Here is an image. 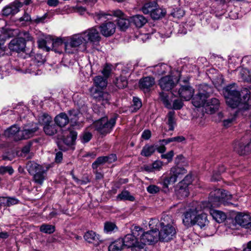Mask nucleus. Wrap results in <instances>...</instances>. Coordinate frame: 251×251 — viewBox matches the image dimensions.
Listing matches in <instances>:
<instances>
[{"instance_id": "obj_1", "label": "nucleus", "mask_w": 251, "mask_h": 251, "mask_svg": "<svg viewBox=\"0 0 251 251\" xmlns=\"http://www.w3.org/2000/svg\"><path fill=\"white\" fill-rule=\"evenodd\" d=\"M232 196L228 192L224 190L216 189L209 194L208 202L205 201L206 204L203 211H209L213 218L218 223L223 222L226 218V214L222 211L212 209L218 207L221 204L229 205L232 204L228 201L231 200Z\"/></svg>"}, {"instance_id": "obj_2", "label": "nucleus", "mask_w": 251, "mask_h": 251, "mask_svg": "<svg viewBox=\"0 0 251 251\" xmlns=\"http://www.w3.org/2000/svg\"><path fill=\"white\" fill-rule=\"evenodd\" d=\"M223 93L227 105L232 108L238 107L240 104H244L245 108L251 105V99L250 91L245 88L240 92L237 85L232 84L225 87Z\"/></svg>"}, {"instance_id": "obj_3", "label": "nucleus", "mask_w": 251, "mask_h": 251, "mask_svg": "<svg viewBox=\"0 0 251 251\" xmlns=\"http://www.w3.org/2000/svg\"><path fill=\"white\" fill-rule=\"evenodd\" d=\"M93 81L95 87L92 86L89 89L91 96L97 101L101 102L102 105L109 103L110 94L98 89V87L103 89L106 87L107 78L101 75H97L94 77Z\"/></svg>"}, {"instance_id": "obj_4", "label": "nucleus", "mask_w": 251, "mask_h": 251, "mask_svg": "<svg viewBox=\"0 0 251 251\" xmlns=\"http://www.w3.org/2000/svg\"><path fill=\"white\" fill-rule=\"evenodd\" d=\"M52 167L50 164L40 165L34 161H29L26 165L29 174H34L33 181L36 184L42 185L47 178V173Z\"/></svg>"}, {"instance_id": "obj_5", "label": "nucleus", "mask_w": 251, "mask_h": 251, "mask_svg": "<svg viewBox=\"0 0 251 251\" xmlns=\"http://www.w3.org/2000/svg\"><path fill=\"white\" fill-rule=\"evenodd\" d=\"M65 52L69 54L75 53L77 48L83 45L84 50L86 49V43L82 33L75 34L72 36L65 37L63 39Z\"/></svg>"}, {"instance_id": "obj_6", "label": "nucleus", "mask_w": 251, "mask_h": 251, "mask_svg": "<svg viewBox=\"0 0 251 251\" xmlns=\"http://www.w3.org/2000/svg\"><path fill=\"white\" fill-rule=\"evenodd\" d=\"M187 171L183 168L176 166L172 168L169 176H162L160 179V183L163 188H168L169 185L175 183L177 178L186 174Z\"/></svg>"}, {"instance_id": "obj_7", "label": "nucleus", "mask_w": 251, "mask_h": 251, "mask_svg": "<svg viewBox=\"0 0 251 251\" xmlns=\"http://www.w3.org/2000/svg\"><path fill=\"white\" fill-rule=\"evenodd\" d=\"M212 93V88L206 84L199 86V92L192 99V103L196 107H204L206 99Z\"/></svg>"}, {"instance_id": "obj_8", "label": "nucleus", "mask_w": 251, "mask_h": 251, "mask_svg": "<svg viewBox=\"0 0 251 251\" xmlns=\"http://www.w3.org/2000/svg\"><path fill=\"white\" fill-rule=\"evenodd\" d=\"M205 204V202H196L195 208H190L184 214L183 223L185 226L188 227L195 225L196 215L203 210Z\"/></svg>"}, {"instance_id": "obj_9", "label": "nucleus", "mask_w": 251, "mask_h": 251, "mask_svg": "<svg viewBox=\"0 0 251 251\" xmlns=\"http://www.w3.org/2000/svg\"><path fill=\"white\" fill-rule=\"evenodd\" d=\"M116 119L115 117H113L108 120L107 117H104L95 122L93 125L100 134L105 135L112 130L116 124Z\"/></svg>"}, {"instance_id": "obj_10", "label": "nucleus", "mask_w": 251, "mask_h": 251, "mask_svg": "<svg viewBox=\"0 0 251 251\" xmlns=\"http://www.w3.org/2000/svg\"><path fill=\"white\" fill-rule=\"evenodd\" d=\"M131 233L126 235L122 239L125 246L130 248L139 241V236L142 233L143 229L139 226H133L131 227Z\"/></svg>"}, {"instance_id": "obj_11", "label": "nucleus", "mask_w": 251, "mask_h": 251, "mask_svg": "<svg viewBox=\"0 0 251 251\" xmlns=\"http://www.w3.org/2000/svg\"><path fill=\"white\" fill-rule=\"evenodd\" d=\"M173 94L175 97H179L185 100H189L193 96L194 89L189 85L180 86L178 85L177 87L174 89Z\"/></svg>"}, {"instance_id": "obj_12", "label": "nucleus", "mask_w": 251, "mask_h": 251, "mask_svg": "<svg viewBox=\"0 0 251 251\" xmlns=\"http://www.w3.org/2000/svg\"><path fill=\"white\" fill-rule=\"evenodd\" d=\"M37 124L32 123L25 125L23 130L18 132L15 140L18 141L23 139H27L32 137L34 133L38 129Z\"/></svg>"}, {"instance_id": "obj_13", "label": "nucleus", "mask_w": 251, "mask_h": 251, "mask_svg": "<svg viewBox=\"0 0 251 251\" xmlns=\"http://www.w3.org/2000/svg\"><path fill=\"white\" fill-rule=\"evenodd\" d=\"M43 63V60L37 61V59L35 58L32 60L30 63L26 62L24 67L20 70L25 74L29 73L34 75H40L41 74V70L38 69V67L42 65Z\"/></svg>"}, {"instance_id": "obj_14", "label": "nucleus", "mask_w": 251, "mask_h": 251, "mask_svg": "<svg viewBox=\"0 0 251 251\" xmlns=\"http://www.w3.org/2000/svg\"><path fill=\"white\" fill-rule=\"evenodd\" d=\"M86 45L88 42L93 44H97L100 40L101 37L99 31L95 27H92L82 32Z\"/></svg>"}, {"instance_id": "obj_15", "label": "nucleus", "mask_w": 251, "mask_h": 251, "mask_svg": "<svg viewBox=\"0 0 251 251\" xmlns=\"http://www.w3.org/2000/svg\"><path fill=\"white\" fill-rule=\"evenodd\" d=\"M139 237V240L141 242L146 244H150L153 242H156L159 239L158 237V229L151 230L150 231H147L140 233Z\"/></svg>"}, {"instance_id": "obj_16", "label": "nucleus", "mask_w": 251, "mask_h": 251, "mask_svg": "<svg viewBox=\"0 0 251 251\" xmlns=\"http://www.w3.org/2000/svg\"><path fill=\"white\" fill-rule=\"evenodd\" d=\"M159 85L164 91L175 89L178 84L177 80L174 81L171 76L162 77L159 81Z\"/></svg>"}, {"instance_id": "obj_17", "label": "nucleus", "mask_w": 251, "mask_h": 251, "mask_svg": "<svg viewBox=\"0 0 251 251\" xmlns=\"http://www.w3.org/2000/svg\"><path fill=\"white\" fill-rule=\"evenodd\" d=\"M176 233L174 226L161 227L160 231H158V237L162 241L168 242L173 238Z\"/></svg>"}, {"instance_id": "obj_18", "label": "nucleus", "mask_w": 251, "mask_h": 251, "mask_svg": "<svg viewBox=\"0 0 251 251\" xmlns=\"http://www.w3.org/2000/svg\"><path fill=\"white\" fill-rule=\"evenodd\" d=\"M192 182V178L190 176H187L182 181L179 182V189L177 191V194L181 197H186L189 195L188 185Z\"/></svg>"}, {"instance_id": "obj_19", "label": "nucleus", "mask_w": 251, "mask_h": 251, "mask_svg": "<svg viewBox=\"0 0 251 251\" xmlns=\"http://www.w3.org/2000/svg\"><path fill=\"white\" fill-rule=\"evenodd\" d=\"M155 84L152 77L146 76L141 78L139 81V87L145 93L149 92Z\"/></svg>"}, {"instance_id": "obj_20", "label": "nucleus", "mask_w": 251, "mask_h": 251, "mask_svg": "<svg viewBox=\"0 0 251 251\" xmlns=\"http://www.w3.org/2000/svg\"><path fill=\"white\" fill-rule=\"evenodd\" d=\"M23 4V2L19 0H15L12 3L3 8L2 14L6 16L15 14L19 11V9L22 7Z\"/></svg>"}, {"instance_id": "obj_21", "label": "nucleus", "mask_w": 251, "mask_h": 251, "mask_svg": "<svg viewBox=\"0 0 251 251\" xmlns=\"http://www.w3.org/2000/svg\"><path fill=\"white\" fill-rule=\"evenodd\" d=\"M100 29L103 36L106 37H109L115 33L116 25L111 22L104 23L100 26Z\"/></svg>"}, {"instance_id": "obj_22", "label": "nucleus", "mask_w": 251, "mask_h": 251, "mask_svg": "<svg viewBox=\"0 0 251 251\" xmlns=\"http://www.w3.org/2000/svg\"><path fill=\"white\" fill-rule=\"evenodd\" d=\"M234 150L241 155H244L251 153V140L248 143L238 142L235 143Z\"/></svg>"}, {"instance_id": "obj_23", "label": "nucleus", "mask_w": 251, "mask_h": 251, "mask_svg": "<svg viewBox=\"0 0 251 251\" xmlns=\"http://www.w3.org/2000/svg\"><path fill=\"white\" fill-rule=\"evenodd\" d=\"M114 15L119 18H123L124 17V14L120 10H117L112 11L110 14H107L103 12V11H99V12H96L94 16L96 21H103L107 18V16Z\"/></svg>"}, {"instance_id": "obj_24", "label": "nucleus", "mask_w": 251, "mask_h": 251, "mask_svg": "<svg viewBox=\"0 0 251 251\" xmlns=\"http://www.w3.org/2000/svg\"><path fill=\"white\" fill-rule=\"evenodd\" d=\"M25 46V41L20 38L12 40L9 44V49L18 52L24 51Z\"/></svg>"}, {"instance_id": "obj_25", "label": "nucleus", "mask_w": 251, "mask_h": 251, "mask_svg": "<svg viewBox=\"0 0 251 251\" xmlns=\"http://www.w3.org/2000/svg\"><path fill=\"white\" fill-rule=\"evenodd\" d=\"M219 105V100L216 98H212L208 100H206L204 107L207 112L212 114L218 109Z\"/></svg>"}, {"instance_id": "obj_26", "label": "nucleus", "mask_w": 251, "mask_h": 251, "mask_svg": "<svg viewBox=\"0 0 251 251\" xmlns=\"http://www.w3.org/2000/svg\"><path fill=\"white\" fill-rule=\"evenodd\" d=\"M235 220L238 225L247 227L251 220V217L248 214L239 213L236 216Z\"/></svg>"}, {"instance_id": "obj_27", "label": "nucleus", "mask_w": 251, "mask_h": 251, "mask_svg": "<svg viewBox=\"0 0 251 251\" xmlns=\"http://www.w3.org/2000/svg\"><path fill=\"white\" fill-rule=\"evenodd\" d=\"M195 219V225L197 224L201 228H202L208 224L209 221L205 213H202L199 214V212H198L196 215Z\"/></svg>"}, {"instance_id": "obj_28", "label": "nucleus", "mask_w": 251, "mask_h": 251, "mask_svg": "<svg viewBox=\"0 0 251 251\" xmlns=\"http://www.w3.org/2000/svg\"><path fill=\"white\" fill-rule=\"evenodd\" d=\"M174 220L171 215L163 214L161 218L159 225L161 227L174 226Z\"/></svg>"}, {"instance_id": "obj_29", "label": "nucleus", "mask_w": 251, "mask_h": 251, "mask_svg": "<svg viewBox=\"0 0 251 251\" xmlns=\"http://www.w3.org/2000/svg\"><path fill=\"white\" fill-rule=\"evenodd\" d=\"M174 95L173 92L171 93H166L164 92H161L160 93V99L162 101L165 106L168 109H172V99L171 97Z\"/></svg>"}, {"instance_id": "obj_30", "label": "nucleus", "mask_w": 251, "mask_h": 251, "mask_svg": "<svg viewBox=\"0 0 251 251\" xmlns=\"http://www.w3.org/2000/svg\"><path fill=\"white\" fill-rule=\"evenodd\" d=\"M54 121L58 126L64 127L69 123V119L66 113H61L55 117Z\"/></svg>"}, {"instance_id": "obj_31", "label": "nucleus", "mask_w": 251, "mask_h": 251, "mask_svg": "<svg viewBox=\"0 0 251 251\" xmlns=\"http://www.w3.org/2000/svg\"><path fill=\"white\" fill-rule=\"evenodd\" d=\"M131 22L137 27H141L147 22L146 18L141 15H136L131 18Z\"/></svg>"}, {"instance_id": "obj_32", "label": "nucleus", "mask_w": 251, "mask_h": 251, "mask_svg": "<svg viewBox=\"0 0 251 251\" xmlns=\"http://www.w3.org/2000/svg\"><path fill=\"white\" fill-rule=\"evenodd\" d=\"M84 238L89 243L98 244L99 235L93 231H88L84 235Z\"/></svg>"}, {"instance_id": "obj_33", "label": "nucleus", "mask_w": 251, "mask_h": 251, "mask_svg": "<svg viewBox=\"0 0 251 251\" xmlns=\"http://www.w3.org/2000/svg\"><path fill=\"white\" fill-rule=\"evenodd\" d=\"M125 247L123 239H118L112 243L109 246V251H120Z\"/></svg>"}, {"instance_id": "obj_34", "label": "nucleus", "mask_w": 251, "mask_h": 251, "mask_svg": "<svg viewBox=\"0 0 251 251\" xmlns=\"http://www.w3.org/2000/svg\"><path fill=\"white\" fill-rule=\"evenodd\" d=\"M166 14V10L163 9L157 4L155 8L151 14V17L154 20H158L164 16Z\"/></svg>"}, {"instance_id": "obj_35", "label": "nucleus", "mask_w": 251, "mask_h": 251, "mask_svg": "<svg viewBox=\"0 0 251 251\" xmlns=\"http://www.w3.org/2000/svg\"><path fill=\"white\" fill-rule=\"evenodd\" d=\"M156 5V2L154 1L146 3L142 8V11L145 14H150L151 16V14L155 8Z\"/></svg>"}, {"instance_id": "obj_36", "label": "nucleus", "mask_w": 251, "mask_h": 251, "mask_svg": "<svg viewBox=\"0 0 251 251\" xmlns=\"http://www.w3.org/2000/svg\"><path fill=\"white\" fill-rule=\"evenodd\" d=\"M168 118L167 125L169 126V130H173L176 125L175 118V112L174 111H170L167 115Z\"/></svg>"}, {"instance_id": "obj_37", "label": "nucleus", "mask_w": 251, "mask_h": 251, "mask_svg": "<svg viewBox=\"0 0 251 251\" xmlns=\"http://www.w3.org/2000/svg\"><path fill=\"white\" fill-rule=\"evenodd\" d=\"M77 133L75 131H71L67 137L64 139L63 142L68 147L74 144L76 139Z\"/></svg>"}, {"instance_id": "obj_38", "label": "nucleus", "mask_w": 251, "mask_h": 251, "mask_svg": "<svg viewBox=\"0 0 251 251\" xmlns=\"http://www.w3.org/2000/svg\"><path fill=\"white\" fill-rule=\"evenodd\" d=\"M156 149L154 145H146L143 148L141 154L146 157L150 156L155 151Z\"/></svg>"}, {"instance_id": "obj_39", "label": "nucleus", "mask_w": 251, "mask_h": 251, "mask_svg": "<svg viewBox=\"0 0 251 251\" xmlns=\"http://www.w3.org/2000/svg\"><path fill=\"white\" fill-rule=\"evenodd\" d=\"M240 77L244 81L250 82L251 81V72L245 68H240Z\"/></svg>"}, {"instance_id": "obj_40", "label": "nucleus", "mask_w": 251, "mask_h": 251, "mask_svg": "<svg viewBox=\"0 0 251 251\" xmlns=\"http://www.w3.org/2000/svg\"><path fill=\"white\" fill-rule=\"evenodd\" d=\"M57 126L52 122L44 126L45 133L49 135H53L57 132Z\"/></svg>"}, {"instance_id": "obj_41", "label": "nucleus", "mask_w": 251, "mask_h": 251, "mask_svg": "<svg viewBox=\"0 0 251 251\" xmlns=\"http://www.w3.org/2000/svg\"><path fill=\"white\" fill-rule=\"evenodd\" d=\"M114 83L116 86L120 89L124 88L127 85L126 77L122 75L117 77L114 81Z\"/></svg>"}, {"instance_id": "obj_42", "label": "nucleus", "mask_w": 251, "mask_h": 251, "mask_svg": "<svg viewBox=\"0 0 251 251\" xmlns=\"http://www.w3.org/2000/svg\"><path fill=\"white\" fill-rule=\"evenodd\" d=\"M169 70V67L165 64H158L154 66V72L159 75L165 74Z\"/></svg>"}, {"instance_id": "obj_43", "label": "nucleus", "mask_w": 251, "mask_h": 251, "mask_svg": "<svg viewBox=\"0 0 251 251\" xmlns=\"http://www.w3.org/2000/svg\"><path fill=\"white\" fill-rule=\"evenodd\" d=\"M20 131L19 127L16 126H12L5 131V135L8 137L14 136V139L15 140L16 135Z\"/></svg>"}, {"instance_id": "obj_44", "label": "nucleus", "mask_w": 251, "mask_h": 251, "mask_svg": "<svg viewBox=\"0 0 251 251\" xmlns=\"http://www.w3.org/2000/svg\"><path fill=\"white\" fill-rule=\"evenodd\" d=\"M39 123L44 126L52 122L51 118L48 114L44 113L39 116Z\"/></svg>"}, {"instance_id": "obj_45", "label": "nucleus", "mask_w": 251, "mask_h": 251, "mask_svg": "<svg viewBox=\"0 0 251 251\" xmlns=\"http://www.w3.org/2000/svg\"><path fill=\"white\" fill-rule=\"evenodd\" d=\"M40 231L47 234H51L55 231V226L49 224H42L40 227Z\"/></svg>"}, {"instance_id": "obj_46", "label": "nucleus", "mask_w": 251, "mask_h": 251, "mask_svg": "<svg viewBox=\"0 0 251 251\" xmlns=\"http://www.w3.org/2000/svg\"><path fill=\"white\" fill-rule=\"evenodd\" d=\"M117 199L118 200H128L131 201H134V197L130 196L129 193L127 191H123L119 194L117 197Z\"/></svg>"}, {"instance_id": "obj_47", "label": "nucleus", "mask_w": 251, "mask_h": 251, "mask_svg": "<svg viewBox=\"0 0 251 251\" xmlns=\"http://www.w3.org/2000/svg\"><path fill=\"white\" fill-rule=\"evenodd\" d=\"M117 24L120 28L122 30L126 29L129 25V20L124 17L118 19Z\"/></svg>"}, {"instance_id": "obj_48", "label": "nucleus", "mask_w": 251, "mask_h": 251, "mask_svg": "<svg viewBox=\"0 0 251 251\" xmlns=\"http://www.w3.org/2000/svg\"><path fill=\"white\" fill-rule=\"evenodd\" d=\"M106 163L105 156L99 157L92 165L93 169H97L99 166Z\"/></svg>"}, {"instance_id": "obj_49", "label": "nucleus", "mask_w": 251, "mask_h": 251, "mask_svg": "<svg viewBox=\"0 0 251 251\" xmlns=\"http://www.w3.org/2000/svg\"><path fill=\"white\" fill-rule=\"evenodd\" d=\"M131 251H147L145 243L138 241L131 248Z\"/></svg>"}, {"instance_id": "obj_50", "label": "nucleus", "mask_w": 251, "mask_h": 251, "mask_svg": "<svg viewBox=\"0 0 251 251\" xmlns=\"http://www.w3.org/2000/svg\"><path fill=\"white\" fill-rule=\"evenodd\" d=\"M185 140V138L183 136H177L172 138H170L166 139H163L161 142H165V144H168L170 142H181Z\"/></svg>"}, {"instance_id": "obj_51", "label": "nucleus", "mask_w": 251, "mask_h": 251, "mask_svg": "<svg viewBox=\"0 0 251 251\" xmlns=\"http://www.w3.org/2000/svg\"><path fill=\"white\" fill-rule=\"evenodd\" d=\"M160 222L157 219H151L149 223V226L151 229H154L153 230H157V229L159 230V227L160 226L159 225Z\"/></svg>"}, {"instance_id": "obj_52", "label": "nucleus", "mask_w": 251, "mask_h": 251, "mask_svg": "<svg viewBox=\"0 0 251 251\" xmlns=\"http://www.w3.org/2000/svg\"><path fill=\"white\" fill-rule=\"evenodd\" d=\"M162 140H160L159 141V144L154 145L156 148V150L159 153H164L166 150V148L165 147V145L166 144H165V142H161Z\"/></svg>"}, {"instance_id": "obj_53", "label": "nucleus", "mask_w": 251, "mask_h": 251, "mask_svg": "<svg viewBox=\"0 0 251 251\" xmlns=\"http://www.w3.org/2000/svg\"><path fill=\"white\" fill-rule=\"evenodd\" d=\"M132 101L133 104L132 106L134 108V110L136 111L138 110L142 106V102L138 98L133 97Z\"/></svg>"}, {"instance_id": "obj_54", "label": "nucleus", "mask_w": 251, "mask_h": 251, "mask_svg": "<svg viewBox=\"0 0 251 251\" xmlns=\"http://www.w3.org/2000/svg\"><path fill=\"white\" fill-rule=\"evenodd\" d=\"M236 118V114L234 113L232 115H231V117L228 118L223 121L224 126H229L232 123H233Z\"/></svg>"}, {"instance_id": "obj_55", "label": "nucleus", "mask_w": 251, "mask_h": 251, "mask_svg": "<svg viewBox=\"0 0 251 251\" xmlns=\"http://www.w3.org/2000/svg\"><path fill=\"white\" fill-rule=\"evenodd\" d=\"M14 172V170L10 166H1L0 167V174H4L8 173L9 175H12Z\"/></svg>"}, {"instance_id": "obj_56", "label": "nucleus", "mask_w": 251, "mask_h": 251, "mask_svg": "<svg viewBox=\"0 0 251 251\" xmlns=\"http://www.w3.org/2000/svg\"><path fill=\"white\" fill-rule=\"evenodd\" d=\"M30 145H27L23 147L22 150L21 156L23 157H26V158H28V153L30 151Z\"/></svg>"}, {"instance_id": "obj_57", "label": "nucleus", "mask_w": 251, "mask_h": 251, "mask_svg": "<svg viewBox=\"0 0 251 251\" xmlns=\"http://www.w3.org/2000/svg\"><path fill=\"white\" fill-rule=\"evenodd\" d=\"M174 155V152L173 151H171L166 154H162L161 155V157L162 159H166L167 160L168 162H171L172 161L173 157Z\"/></svg>"}, {"instance_id": "obj_58", "label": "nucleus", "mask_w": 251, "mask_h": 251, "mask_svg": "<svg viewBox=\"0 0 251 251\" xmlns=\"http://www.w3.org/2000/svg\"><path fill=\"white\" fill-rule=\"evenodd\" d=\"M147 191L152 194L158 193L160 190V188L155 185H150L147 188Z\"/></svg>"}, {"instance_id": "obj_59", "label": "nucleus", "mask_w": 251, "mask_h": 251, "mask_svg": "<svg viewBox=\"0 0 251 251\" xmlns=\"http://www.w3.org/2000/svg\"><path fill=\"white\" fill-rule=\"evenodd\" d=\"M163 163L160 160H156L152 164V169L153 170L159 171L162 169Z\"/></svg>"}, {"instance_id": "obj_60", "label": "nucleus", "mask_w": 251, "mask_h": 251, "mask_svg": "<svg viewBox=\"0 0 251 251\" xmlns=\"http://www.w3.org/2000/svg\"><path fill=\"white\" fill-rule=\"evenodd\" d=\"M38 44L39 48L45 50L47 51L50 50V48L47 47L46 46L47 42L45 39H40L38 40Z\"/></svg>"}, {"instance_id": "obj_61", "label": "nucleus", "mask_w": 251, "mask_h": 251, "mask_svg": "<svg viewBox=\"0 0 251 251\" xmlns=\"http://www.w3.org/2000/svg\"><path fill=\"white\" fill-rule=\"evenodd\" d=\"M111 71V67L108 65H106L103 69L101 73L104 75L103 77L107 79L110 75Z\"/></svg>"}, {"instance_id": "obj_62", "label": "nucleus", "mask_w": 251, "mask_h": 251, "mask_svg": "<svg viewBox=\"0 0 251 251\" xmlns=\"http://www.w3.org/2000/svg\"><path fill=\"white\" fill-rule=\"evenodd\" d=\"M116 227V225L112 223L107 222L105 224L104 230L107 232L112 231Z\"/></svg>"}, {"instance_id": "obj_63", "label": "nucleus", "mask_w": 251, "mask_h": 251, "mask_svg": "<svg viewBox=\"0 0 251 251\" xmlns=\"http://www.w3.org/2000/svg\"><path fill=\"white\" fill-rule=\"evenodd\" d=\"M182 106L183 102L181 100H176L174 101L172 108L175 110H178L181 109Z\"/></svg>"}, {"instance_id": "obj_64", "label": "nucleus", "mask_w": 251, "mask_h": 251, "mask_svg": "<svg viewBox=\"0 0 251 251\" xmlns=\"http://www.w3.org/2000/svg\"><path fill=\"white\" fill-rule=\"evenodd\" d=\"M92 134L90 132H87L83 134L81 140L83 143L88 142L92 138Z\"/></svg>"}]
</instances>
